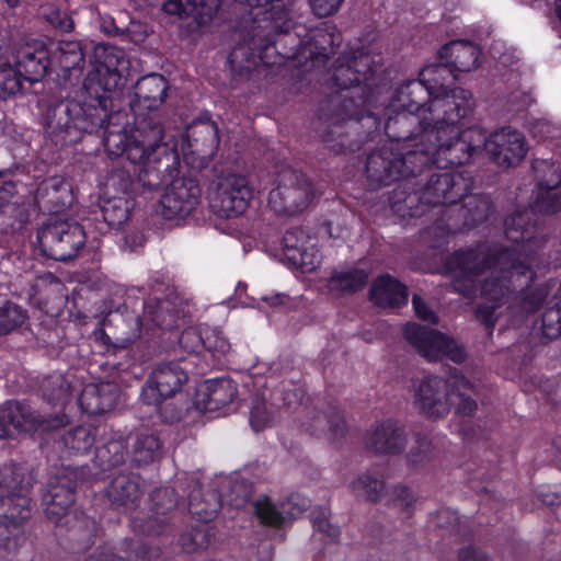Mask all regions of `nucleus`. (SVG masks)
Wrapping results in <instances>:
<instances>
[{
  "mask_svg": "<svg viewBox=\"0 0 561 561\" xmlns=\"http://www.w3.org/2000/svg\"><path fill=\"white\" fill-rule=\"evenodd\" d=\"M474 386L463 376H454L453 381V407L456 408V412L470 416L477 410V402L471 398L474 393Z\"/></svg>",
  "mask_w": 561,
  "mask_h": 561,
  "instance_id": "ea45409f",
  "label": "nucleus"
},
{
  "mask_svg": "<svg viewBox=\"0 0 561 561\" xmlns=\"http://www.w3.org/2000/svg\"><path fill=\"white\" fill-rule=\"evenodd\" d=\"M207 533L208 528L203 526L195 528L192 533L183 535L181 537V546L183 550L191 553L197 549L206 548L209 545Z\"/></svg>",
  "mask_w": 561,
  "mask_h": 561,
  "instance_id": "13d9d810",
  "label": "nucleus"
},
{
  "mask_svg": "<svg viewBox=\"0 0 561 561\" xmlns=\"http://www.w3.org/2000/svg\"><path fill=\"white\" fill-rule=\"evenodd\" d=\"M391 501L401 508H408L415 502L413 492L404 485H397L391 492Z\"/></svg>",
  "mask_w": 561,
  "mask_h": 561,
  "instance_id": "0e129e2a",
  "label": "nucleus"
},
{
  "mask_svg": "<svg viewBox=\"0 0 561 561\" xmlns=\"http://www.w3.org/2000/svg\"><path fill=\"white\" fill-rule=\"evenodd\" d=\"M254 511L261 523L266 525L278 526L285 519L283 512H279L267 497L256 500Z\"/></svg>",
  "mask_w": 561,
  "mask_h": 561,
  "instance_id": "864d4df0",
  "label": "nucleus"
},
{
  "mask_svg": "<svg viewBox=\"0 0 561 561\" xmlns=\"http://www.w3.org/2000/svg\"><path fill=\"white\" fill-rule=\"evenodd\" d=\"M455 123L442 122L434 128L432 140L425 148H428L430 163H435L439 168L448 165H459L469 161L472 152L467 142L459 135Z\"/></svg>",
  "mask_w": 561,
  "mask_h": 561,
  "instance_id": "9d476101",
  "label": "nucleus"
},
{
  "mask_svg": "<svg viewBox=\"0 0 561 561\" xmlns=\"http://www.w3.org/2000/svg\"><path fill=\"white\" fill-rule=\"evenodd\" d=\"M459 135L467 142L472 154L481 151L482 149L486 150L489 153V137L482 128L471 127Z\"/></svg>",
  "mask_w": 561,
  "mask_h": 561,
  "instance_id": "bf43d9fd",
  "label": "nucleus"
},
{
  "mask_svg": "<svg viewBox=\"0 0 561 561\" xmlns=\"http://www.w3.org/2000/svg\"><path fill=\"white\" fill-rule=\"evenodd\" d=\"M314 196L307 176L294 169L284 168L276 178V186L270 192L268 205L278 214L293 216L305 210Z\"/></svg>",
  "mask_w": 561,
  "mask_h": 561,
  "instance_id": "423d86ee",
  "label": "nucleus"
},
{
  "mask_svg": "<svg viewBox=\"0 0 561 561\" xmlns=\"http://www.w3.org/2000/svg\"><path fill=\"white\" fill-rule=\"evenodd\" d=\"M366 446L377 454H400L407 446L405 430L394 420L382 421L370 430Z\"/></svg>",
  "mask_w": 561,
  "mask_h": 561,
  "instance_id": "412c9836",
  "label": "nucleus"
},
{
  "mask_svg": "<svg viewBox=\"0 0 561 561\" xmlns=\"http://www.w3.org/2000/svg\"><path fill=\"white\" fill-rule=\"evenodd\" d=\"M181 346L190 353H198L205 348V329L187 328L180 335Z\"/></svg>",
  "mask_w": 561,
  "mask_h": 561,
  "instance_id": "4d7b16f0",
  "label": "nucleus"
},
{
  "mask_svg": "<svg viewBox=\"0 0 561 561\" xmlns=\"http://www.w3.org/2000/svg\"><path fill=\"white\" fill-rule=\"evenodd\" d=\"M448 72L443 67H424L417 80H408L401 83L389 102L391 111L412 110L433 115L435 124L442 122L455 123L467 117L473 108V100L470 91L466 89L456 90L451 96L428 98L427 92H433L435 83L424 87L425 82L438 81L433 75Z\"/></svg>",
  "mask_w": 561,
  "mask_h": 561,
  "instance_id": "20e7f679",
  "label": "nucleus"
},
{
  "mask_svg": "<svg viewBox=\"0 0 561 561\" xmlns=\"http://www.w3.org/2000/svg\"><path fill=\"white\" fill-rule=\"evenodd\" d=\"M480 49L467 41L447 44L440 50V58L449 64L456 72H469L480 66Z\"/></svg>",
  "mask_w": 561,
  "mask_h": 561,
  "instance_id": "7c9ffc66",
  "label": "nucleus"
},
{
  "mask_svg": "<svg viewBox=\"0 0 561 561\" xmlns=\"http://www.w3.org/2000/svg\"><path fill=\"white\" fill-rule=\"evenodd\" d=\"M343 0H310L311 8L318 16H329L337 11Z\"/></svg>",
  "mask_w": 561,
  "mask_h": 561,
  "instance_id": "69168bd1",
  "label": "nucleus"
},
{
  "mask_svg": "<svg viewBox=\"0 0 561 561\" xmlns=\"http://www.w3.org/2000/svg\"><path fill=\"white\" fill-rule=\"evenodd\" d=\"M27 312L11 301L0 306V335L9 334L21 328L27 320Z\"/></svg>",
  "mask_w": 561,
  "mask_h": 561,
  "instance_id": "37998d69",
  "label": "nucleus"
},
{
  "mask_svg": "<svg viewBox=\"0 0 561 561\" xmlns=\"http://www.w3.org/2000/svg\"><path fill=\"white\" fill-rule=\"evenodd\" d=\"M426 67H443V68H446L448 71L443 75H439V72H436L435 75H433L438 80L436 82L435 81L425 82L424 87H426V88H427V85H431L432 83H435V85H436L435 88H433V92H427L428 98L432 99L433 96H436V95L439 98H446L447 95L451 96L456 90L461 89V88H456L451 91L446 90V83L449 81L450 77L456 78L455 71L453 70V68L449 66V64L447 61L445 64L439 62V64L427 65Z\"/></svg>",
  "mask_w": 561,
  "mask_h": 561,
  "instance_id": "6e6d98bb",
  "label": "nucleus"
},
{
  "mask_svg": "<svg viewBox=\"0 0 561 561\" xmlns=\"http://www.w3.org/2000/svg\"><path fill=\"white\" fill-rule=\"evenodd\" d=\"M527 146L522 133L502 128L489 136V154L502 167L519 163L526 156Z\"/></svg>",
  "mask_w": 561,
  "mask_h": 561,
  "instance_id": "f3484780",
  "label": "nucleus"
},
{
  "mask_svg": "<svg viewBox=\"0 0 561 561\" xmlns=\"http://www.w3.org/2000/svg\"><path fill=\"white\" fill-rule=\"evenodd\" d=\"M240 3H245L252 8H264L267 7L262 14L268 15L273 21V27L282 28L280 21L284 20V24L288 23L287 9L284 0H236Z\"/></svg>",
  "mask_w": 561,
  "mask_h": 561,
  "instance_id": "49530a36",
  "label": "nucleus"
},
{
  "mask_svg": "<svg viewBox=\"0 0 561 561\" xmlns=\"http://www.w3.org/2000/svg\"><path fill=\"white\" fill-rule=\"evenodd\" d=\"M95 64L83 81V89L90 102L65 100L48 107L44 127L46 136L56 146L79 141L84 133H96L105 128L103 145L110 156L126 158L139 167L138 181L142 186L154 190L163 182L160 167L163 158L169 160L164 149V127L152 118L135 119L130 130L122 125L124 114L107 112L105 92L122 89L129 76L130 61L117 46H98L94 49Z\"/></svg>",
  "mask_w": 561,
  "mask_h": 561,
  "instance_id": "f257e3e1",
  "label": "nucleus"
},
{
  "mask_svg": "<svg viewBox=\"0 0 561 561\" xmlns=\"http://www.w3.org/2000/svg\"><path fill=\"white\" fill-rule=\"evenodd\" d=\"M201 188L195 180L178 178L165 188L159 202V213L167 219L188 215L198 204Z\"/></svg>",
  "mask_w": 561,
  "mask_h": 561,
  "instance_id": "2eb2a0df",
  "label": "nucleus"
},
{
  "mask_svg": "<svg viewBox=\"0 0 561 561\" xmlns=\"http://www.w3.org/2000/svg\"><path fill=\"white\" fill-rule=\"evenodd\" d=\"M533 218L534 210H524L505 220V236L517 244L512 250L481 243L456 251L446 261L455 291L472 297L480 288L485 301L477 308L476 317L490 331L504 311L531 313L542 304L539 294H518L531 279L536 253L546 242Z\"/></svg>",
  "mask_w": 561,
  "mask_h": 561,
  "instance_id": "f03ea898",
  "label": "nucleus"
},
{
  "mask_svg": "<svg viewBox=\"0 0 561 561\" xmlns=\"http://www.w3.org/2000/svg\"><path fill=\"white\" fill-rule=\"evenodd\" d=\"M206 407L217 410L231 403L237 396V385L229 378L207 381L205 385Z\"/></svg>",
  "mask_w": 561,
  "mask_h": 561,
  "instance_id": "e433bc0d",
  "label": "nucleus"
},
{
  "mask_svg": "<svg viewBox=\"0 0 561 561\" xmlns=\"http://www.w3.org/2000/svg\"><path fill=\"white\" fill-rule=\"evenodd\" d=\"M331 41V35L322 30L316 31L308 41L300 42L299 46L293 51H286L287 58L310 59L312 62H322L328 59L331 50L324 47V44Z\"/></svg>",
  "mask_w": 561,
  "mask_h": 561,
  "instance_id": "72a5a7b5",
  "label": "nucleus"
},
{
  "mask_svg": "<svg viewBox=\"0 0 561 561\" xmlns=\"http://www.w3.org/2000/svg\"><path fill=\"white\" fill-rule=\"evenodd\" d=\"M119 390L115 383H90L84 387L79 404L88 414H102L111 411L117 403Z\"/></svg>",
  "mask_w": 561,
  "mask_h": 561,
  "instance_id": "c85d7f7f",
  "label": "nucleus"
},
{
  "mask_svg": "<svg viewBox=\"0 0 561 561\" xmlns=\"http://www.w3.org/2000/svg\"><path fill=\"white\" fill-rule=\"evenodd\" d=\"M221 0H167L163 11L180 18H193L198 26L208 25L217 15Z\"/></svg>",
  "mask_w": 561,
  "mask_h": 561,
  "instance_id": "cd10ccee",
  "label": "nucleus"
},
{
  "mask_svg": "<svg viewBox=\"0 0 561 561\" xmlns=\"http://www.w3.org/2000/svg\"><path fill=\"white\" fill-rule=\"evenodd\" d=\"M413 309L417 318L428 321L430 323H436L437 317L433 310H431L427 305L419 297L414 295L412 298Z\"/></svg>",
  "mask_w": 561,
  "mask_h": 561,
  "instance_id": "774afa93",
  "label": "nucleus"
},
{
  "mask_svg": "<svg viewBox=\"0 0 561 561\" xmlns=\"http://www.w3.org/2000/svg\"><path fill=\"white\" fill-rule=\"evenodd\" d=\"M99 456L104 459L105 453L110 454L111 457L106 460L108 466H117L125 458V446L122 442L112 440L106 444L102 449H99Z\"/></svg>",
  "mask_w": 561,
  "mask_h": 561,
  "instance_id": "680f3d73",
  "label": "nucleus"
},
{
  "mask_svg": "<svg viewBox=\"0 0 561 561\" xmlns=\"http://www.w3.org/2000/svg\"><path fill=\"white\" fill-rule=\"evenodd\" d=\"M64 444L77 454H84L95 443V430L91 426H78L64 436Z\"/></svg>",
  "mask_w": 561,
  "mask_h": 561,
  "instance_id": "c03bdc74",
  "label": "nucleus"
},
{
  "mask_svg": "<svg viewBox=\"0 0 561 561\" xmlns=\"http://www.w3.org/2000/svg\"><path fill=\"white\" fill-rule=\"evenodd\" d=\"M222 505L221 499L214 491L204 495L197 482L188 495V511L199 522L208 523L219 512Z\"/></svg>",
  "mask_w": 561,
  "mask_h": 561,
  "instance_id": "473e14b6",
  "label": "nucleus"
},
{
  "mask_svg": "<svg viewBox=\"0 0 561 561\" xmlns=\"http://www.w3.org/2000/svg\"><path fill=\"white\" fill-rule=\"evenodd\" d=\"M44 426L30 407L19 402H11L0 408V439L13 437L18 432H31Z\"/></svg>",
  "mask_w": 561,
  "mask_h": 561,
  "instance_id": "b1692460",
  "label": "nucleus"
},
{
  "mask_svg": "<svg viewBox=\"0 0 561 561\" xmlns=\"http://www.w3.org/2000/svg\"><path fill=\"white\" fill-rule=\"evenodd\" d=\"M352 491L369 501H378L385 493V482L369 472L363 473L351 482Z\"/></svg>",
  "mask_w": 561,
  "mask_h": 561,
  "instance_id": "79ce46f5",
  "label": "nucleus"
},
{
  "mask_svg": "<svg viewBox=\"0 0 561 561\" xmlns=\"http://www.w3.org/2000/svg\"><path fill=\"white\" fill-rule=\"evenodd\" d=\"M370 298L379 307L399 308L408 301V289L392 276L381 275L371 285Z\"/></svg>",
  "mask_w": 561,
  "mask_h": 561,
  "instance_id": "c756f323",
  "label": "nucleus"
},
{
  "mask_svg": "<svg viewBox=\"0 0 561 561\" xmlns=\"http://www.w3.org/2000/svg\"><path fill=\"white\" fill-rule=\"evenodd\" d=\"M141 319L134 312H111L105 320V335L116 347H125L139 339Z\"/></svg>",
  "mask_w": 561,
  "mask_h": 561,
  "instance_id": "bb28decb",
  "label": "nucleus"
},
{
  "mask_svg": "<svg viewBox=\"0 0 561 561\" xmlns=\"http://www.w3.org/2000/svg\"><path fill=\"white\" fill-rule=\"evenodd\" d=\"M385 131L389 144L368 156V176L380 184L420 173L430 162L428 148L434 135L433 115L412 110L391 111L386 107Z\"/></svg>",
  "mask_w": 561,
  "mask_h": 561,
  "instance_id": "7ed1b4c3",
  "label": "nucleus"
},
{
  "mask_svg": "<svg viewBox=\"0 0 561 561\" xmlns=\"http://www.w3.org/2000/svg\"><path fill=\"white\" fill-rule=\"evenodd\" d=\"M454 376L446 380L426 375L413 382V404L420 414L430 420L446 417L453 407Z\"/></svg>",
  "mask_w": 561,
  "mask_h": 561,
  "instance_id": "6e6552de",
  "label": "nucleus"
},
{
  "mask_svg": "<svg viewBox=\"0 0 561 561\" xmlns=\"http://www.w3.org/2000/svg\"><path fill=\"white\" fill-rule=\"evenodd\" d=\"M368 280V275L363 270H351L334 274L328 283L331 291L351 294L362 288Z\"/></svg>",
  "mask_w": 561,
  "mask_h": 561,
  "instance_id": "a19ab883",
  "label": "nucleus"
},
{
  "mask_svg": "<svg viewBox=\"0 0 561 561\" xmlns=\"http://www.w3.org/2000/svg\"><path fill=\"white\" fill-rule=\"evenodd\" d=\"M14 68L21 72V80L30 82L38 81L46 73L49 61V53L39 41H32L21 45L14 56Z\"/></svg>",
  "mask_w": 561,
  "mask_h": 561,
  "instance_id": "6ab92c4d",
  "label": "nucleus"
},
{
  "mask_svg": "<svg viewBox=\"0 0 561 561\" xmlns=\"http://www.w3.org/2000/svg\"><path fill=\"white\" fill-rule=\"evenodd\" d=\"M151 502L154 515L146 520L138 516L134 517L133 528L148 536H159L168 528L169 519L165 514L176 506L178 500L172 488L162 486L151 494Z\"/></svg>",
  "mask_w": 561,
  "mask_h": 561,
  "instance_id": "a211bd4d",
  "label": "nucleus"
},
{
  "mask_svg": "<svg viewBox=\"0 0 561 561\" xmlns=\"http://www.w3.org/2000/svg\"><path fill=\"white\" fill-rule=\"evenodd\" d=\"M287 261L294 267L300 268L304 272H311L320 264L321 255L312 240L300 251L291 253Z\"/></svg>",
  "mask_w": 561,
  "mask_h": 561,
  "instance_id": "8fccbe9b",
  "label": "nucleus"
},
{
  "mask_svg": "<svg viewBox=\"0 0 561 561\" xmlns=\"http://www.w3.org/2000/svg\"><path fill=\"white\" fill-rule=\"evenodd\" d=\"M134 461L148 465L161 457V442L156 434L140 432L136 435L133 446Z\"/></svg>",
  "mask_w": 561,
  "mask_h": 561,
  "instance_id": "58836bf2",
  "label": "nucleus"
},
{
  "mask_svg": "<svg viewBox=\"0 0 561 561\" xmlns=\"http://www.w3.org/2000/svg\"><path fill=\"white\" fill-rule=\"evenodd\" d=\"M73 472L56 477L43 497L44 512L48 519L58 524L75 502L76 483L72 480Z\"/></svg>",
  "mask_w": 561,
  "mask_h": 561,
  "instance_id": "aec40b11",
  "label": "nucleus"
},
{
  "mask_svg": "<svg viewBox=\"0 0 561 561\" xmlns=\"http://www.w3.org/2000/svg\"><path fill=\"white\" fill-rule=\"evenodd\" d=\"M262 27L259 25L260 31L255 32L249 42L243 41L237 44L230 51L228 61L233 71H249L259 62H265L263 50L267 49L274 41L267 38Z\"/></svg>",
  "mask_w": 561,
  "mask_h": 561,
  "instance_id": "4be33fe9",
  "label": "nucleus"
},
{
  "mask_svg": "<svg viewBox=\"0 0 561 561\" xmlns=\"http://www.w3.org/2000/svg\"><path fill=\"white\" fill-rule=\"evenodd\" d=\"M37 198L46 199L51 210L59 211L72 201L70 185L61 178L47 179L37 188Z\"/></svg>",
  "mask_w": 561,
  "mask_h": 561,
  "instance_id": "f704fd0d",
  "label": "nucleus"
},
{
  "mask_svg": "<svg viewBox=\"0 0 561 561\" xmlns=\"http://www.w3.org/2000/svg\"><path fill=\"white\" fill-rule=\"evenodd\" d=\"M378 61L367 51L359 50L346 64H340L333 72V80L342 89H348L363 81L377 71Z\"/></svg>",
  "mask_w": 561,
  "mask_h": 561,
  "instance_id": "a878e982",
  "label": "nucleus"
},
{
  "mask_svg": "<svg viewBox=\"0 0 561 561\" xmlns=\"http://www.w3.org/2000/svg\"><path fill=\"white\" fill-rule=\"evenodd\" d=\"M252 191L244 176L229 173L220 176L210 196V207L221 217H236L244 213Z\"/></svg>",
  "mask_w": 561,
  "mask_h": 561,
  "instance_id": "9b49d317",
  "label": "nucleus"
},
{
  "mask_svg": "<svg viewBox=\"0 0 561 561\" xmlns=\"http://www.w3.org/2000/svg\"><path fill=\"white\" fill-rule=\"evenodd\" d=\"M311 241L312 239L307 236L302 229L294 228L287 230L282 239V249L285 260L289 259L291 253L300 251Z\"/></svg>",
  "mask_w": 561,
  "mask_h": 561,
  "instance_id": "5fc2aeb1",
  "label": "nucleus"
},
{
  "mask_svg": "<svg viewBox=\"0 0 561 561\" xmlns=\"http://www.w3.org/2000/svg\"><path fill=\"white\" fill-rule=\"evenodd\" d=\"M21 72L10 61L0 60V100H5L20 91Z\"/></svg>",
  "mask_w": 561,
  "mask_h": 561,
  "instance_id": "a18cd8bd",
  "label": "nucleus"
},
{
  "mask_svg": "<svg viewBox=\"0 0 561 561\" xmlns=\"http://www.w3.org/2000/svg\"><path fill=\"white\" fill-rule=\"evenodd\" d=\"M37 240L44 255L56 261H67L77 256L87 238L78 222L55 218L42 227Z\"/></svg>",
  "mask_w": 561,
  "mask_h": 561,
  "instance_id": "0eeeda50",
  "label": "nucleus"
},
{
  "mask_svg": "<svg viewBox=\"0 0 561 561\" xmlns=\"http://www.w3.org/2000/svg\"><path fill=\"white\" fill-rule=\"evenodd\" d=\"M471 179L460 171L433 175L423 190L420 201L431 205H453L468 195Z\"/></svg>",
  "mask_w": 561,
  "mask_h": 561,
  "instance_id": "4468645a",
  "label": "nucleus"
},
{
  "mask_svg": "<svg viewBox=\"0 0 561 561\" xmlns=\"http://www.w3.org/2000/svg\"><path fill=\"white\" fill-rule=\"evenodd\" d=\"M466 197V214L463 215L466 217V224L468 226H474L486 219L491 210V204L489 199L476 195Z\"/></svg>",
  "mask_w": 561,
  "mask_h": 561,
  "instance_id": "3c124183",
  "label": "nucleus"
},
{
  "mask_svg": "<svg viewBox=\"0 0 561 561\" xmlns=\"http://www.w3.org/2000/svg\"><path fill=\"white\" fill-rule=\"evenodd\" d=\"M533 170L538 181L534 192V210L556 214L561 209V163L547 159H535Z\"/></svg>",
  "mask_w": 561,
  "mask_h": 561,
  "instance_id": "ddd939ff",
  "label": "nucleus"
},
{
  "mask_svg": "<svg viewBox=\"0 0 561 561\" xmlns=\"http://www.w3.org/2000/svg\"><path fill=\"white\" fill-rule=\"evenodd\" d=\"M125 556L108 547H100L85 557L83 561H147L152 552L140 542L131 541L124 550Z\"/></svg>",
  "mask_w": 561,
  "mask_h": 561,
  "instance_id": "c9c22d12",
  "label": "nucleus"
},
{
  "mask_svg": "<svg viewBox=\"0 0 561 561\" xmlns=\"http://www.w3.org/2000/svg\"><path fill=\"white\" fill-rule=\"evenodd\" d=\"M276 419V411L261 399H254L250 409V424L256 432L271 426Z\"/></svg>",
  "mask_w": 561,
  "mask_h": 561,
  "instance_id": "de8ad7c7",
  "label": "nucleus"
},
{
  "mask_svg": "<svg viewBox=\"0 0 561 561\" xmlns=\"http://www.w3.org/2000/svg\"><path fill=\"white\" fill-rule=\"evenodd\" d=\"M404 337L416 352L428 362L448 358L460 363L465 353L449 336L416 323H408L404 327Z\"/></svg>",
  "mask_w": 561,
  "mask_h": 561,
  "instance_id": "1a4fd4ad",
  "label": "nucleus"
},
{
  "mask_svg": "<svg viewBox=\"0 0 561 561\" xmlns=\"http://www.w3.org/2000/svg\"><path fill=\"white\" fill-rule=\"evenodd\" d=\"M28 484L22 467L2 468L0 486L7 488L9 493L0 496V548L8 552H15L26 541L23 525L31 517Z\"/></svg>",
  "mask_w": 561,
  "mask_h": 561,
  "instance_id": "39448f33",
  "label": "nucleus"
},
{
  "mask_svg": "<svg viewBox=\"0 0 561 561\" xmlns=\"http://www.w3.org/2000/svg\"><path fill=\"white\" fill-rule=\"evenodd\" d=\"M118 184V191L123 195L108 196L101 204V210L104 220L111 227H119L129 216L130 203L125 196L130 185V179L123 171H114L107 179V187H115Z\"/></svg>",
  "mask_w": 561,
  "mask_h": 561,
  "instance_id": "393cba45",
  "label": "nucleus"
},
{
  "mask_svg": "<svg viewBox=\"0 0 561 561\" xmlns=\"http://www.w3.org/2000/svg\"><path fill=\"white\" fill-rule=\"evenodd\" d=\"M262 20H263V21H265V22H267V24H266V25H264V26L262 27V30H263V31H265L267 38H272V39L274 41V43H273V44H276V43H277V42H276V39L274 38V34H275V33H278V34L285 33V34H286V38H287V41H289V42H295L296 36H299V33H296V35H291V34H289V33H288V32H289V30H290V27H291V20H290V18H289V12H288V11H287V20H288V23L284 24V20H283V21H280V24L283 25V27H282V28H275V27H273V21H272V19H271V18H268V15H263V19H262Z\"/></svg>",
  "mask_w": 561,
  "mask_h": 561,
  "instance_id": "e2e57ef3",
  "label": "nucleus"
},
{
  "mask_svg": "<svg viewBox=\"0 0 561 561\" xmlns=\"http://www.w3.org/2000/svg\"><path fill=\"white\" fill-rule=\"evenodd\" d=\"M141 495L140 478L136 474L121 473L113 478L107 496L112 504L131 508Z\"/></svg>",
  "mask_w": 561,
  "mask_h": 561,
  "instance_id": "2f4dec72",
  "label": "nucleus"
},
{
  "mask_svg": "<svg viewBox=\"0 0 561 561\" xmlns=\"http://www.w3.org/2000/svg\"><path fill=\"white\" fill-rule=\"evenodd\" d=\"M187 380L186 371L175 362L157 365L141 388L145 404L159 407L163 400L181 391Z\"/></svg>",
  "mask_w": 561,
  "mask_h": 561,
  "instance_id": "f8f14e48",
  "label": "nucleus"
},
{
  "mask_svg": "<svg viewBox=\"0 0 561 561\" xmlns=\"http://www.w3.org/2000/svg\"><path fill=\"white\" fill-rule=\"evenodd\" d=\"M248 499V488L242 483L234 482L231 486V494L227 496L226 501L234 507H240L247 503Z\"/></svg>",
  "mask_w": 561,
  "mask_h": 561,
  "instance_id": "338daca9",
  "label": "nucleus"
},
{
  "mask_svg": "<svg viewBox=\"0 0 561 561\" xmlns=\"http://www.w3.org/2000/svg\"><path fill=\"white\" fill-rule=\"evenodd\" d=\"M219 147L218 128L213 122L194 123L185 131L181 142V153H196L204 158L213 157Z\"/></svg>",
  "mask_w": 561,
  "mask_h": 561,
  "instance_id": "5701e85b",
  "label": "nucleus"
},
{
  "mask_svg": "<svg viewBox=\"0 0 561 561\" xmlns=\"http://www.w3.org/2000/svg\"><path fill=\"white\" fill-rule=\"evenodd\" d=\"M167 91L168 83L161 75L151 73L139 79L135 85L134 99L130 101L135 119L158 121L154 116L145 114V111L158 110L165 101Z\"/></svg>",
  "mask_w": 561,
  "mask_h": 561,
  "instance_id": "dca6fc26",
  "label": "nucleus"
},
{
  "mask_svg": "<svg viewBox=\"0 0 561 561\" xmlns=\"http://www.w3.org/2000/svg\"><path fill=\"white\" fill-rule=\"evenodd\" d=\"M44 397L49 401L64 402L70 391V383L61 374H54L42 383Z\"/></svg>",
  "mask_w": 561,
  "mask_h": 561,
  "instance_id": "09e8293b",
  "label": "nucleus"
},
{
  "mask_svg": "<svg viewBox=\"0 0 561 561\" xmlns=\"http://www.w3.org/2000/svg\"><path fill=\"white\" fill-rule=\"evenodd\" d=\"M205 348L210 352L225 354L230 350V343L218 329H205Z\"/></svg>",
  "mask_w": 561,
  "mask_h": 561,
  "instance_id": "052dcab7",
  "label": "nucleus"
},
{
  "mask_svg": "<svg viewBox=\"0 0 561 561\" xmlns=\"http://www.w3.org/2000/svg\"><path fill=\"white\" fill-rule=\"evenodd\" d=\"M83 60L81 45L75 41L60 42L49 56L50 66H58L66 72L79 68Z\"/></svg>",
  "mask_w": 561,
  "mask_h": 561,
  "instance_id": "4c0bfd02",
  "label": "nucleus"
},
{
  "mask_svg": "<svg viewBox=\"0 0 561 561\" xmlns=\"http://www.w3.org/2000/svg\"><path fill=\"white\" fill-rule=\"evenodd\" d=\"M433 456L431 440L425 436L417 435L414 445L407 454V461L412 467H421L431 461Z\"/></svg>",
  "mask_w": 561,
  "mask_h": 561,
  "instance_id": "603ef678",
  "label": "nucleus"
}]
</instances>
